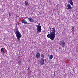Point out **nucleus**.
<instances>
[{"label":"nucleus","mask_w":78,"mask_h":78,"mask_svg":"<svg viewBox=\"0 0 78 78\" xmlns=\"http://www.w3.org/2000/svg\"><path fill=\"white\" fill-rule=\"evenodd\" d=\"M37 28V32H41L42 31V29L41 28V26L40 25H36Z\"/></svg>","instance_id":"3"},{"label":"nucleus","mask_w":78,"mask_h":78,"mask_svg":"<svg viewBox=\"0 0 78 78\" xmlns=\"http://www.w3.org/2000/svg\"><path fill=\"white\" fill-rule=\"evenodd\" d=\"M9 16H11V15H10V14H9Z\"/></svg>","instance_id":"22"},{"label":"nucleus","mask_w":78,"mask_h":78,"mask_svg":"<svg viewBox=\"0 0 78 78\" xmlns=\"http://www.w3.org/2000/svg\"><path fill=\"white\" fill-rule=\"evenodd\" d=\"M51 29L50 28V33L48 34L47 35L48 38H50L51 41H53L55 39V33H56V30L55 28H52Z\"/></svg>","instance_id":"1"},{"label":"nucleus","mask_w":78,"mask_h":78,"mask_svg":"<svg viewBox=\"0 0 78 78\" xmlns=\"http://www.w3.org/2000/svg\"><path fill=\"white\" fill-rule=\"evenodd\" d=\"M3 55H4V54H5V52H3Z\"/></svg>","instance_id":"20"},{"label":"nucleus","mask_w":78,"mask_h":78,"mask_svg":"<svg viewBox=\"0 0 78 78\" xmlns=\"http://www.w3.org/2000/svg\"><path fill=\"white\" fill-rule=\"evenodd\" d=\"M21 22L24 24H27V22H26L25 20H22Z\"/></svg>","instance_id":"9"},{"label":"nucleus","mask_w":78,"mask_h":78,"mask_svg":"<svg viewBox=\"0 0 78 78\" xmlns=\"http://www.w3.org/2000/svg\"><path fill=\"white\" fill-rule=\"evenodd\" d=\"M71 30L73 31H73H74V30H75V28H74V27H73V26H71Z\"/></svg>","instance_id":"11"},{"label":"nucleus","mask_w":78,"mask_h":78,"mask_svg":"<svg viewBox=\"0 0 78 78\" xmlns=\"http://www.w3.org/2000/svg\"><path fill=\"white\" fill-rule=\"evenodd\" d=\"M54 76H55V75L56 74V72H54Z\"/></svg>","instance_id":"16"},{"label":"nucleus","mask_w":78,"mask_h":78,"mask_svg":"<svg viewBox=\"0 0 78 78\" xmlns=\"http://www.w3.org/2000/svg\"><path fill=\"white\" fill-rule=\"evenodd\" d=\"M14 31L15 34H16L19 42H20V40L21 37H22V34H21L20 32L19 31L17 28H15Z\"/></svg>","instance_id":"2"},{"label":"nucleus","mask_w":78,"mask_h":78,"mask_svg":"<svg viewBox=\"0 0 78 78\" xmlns=\"http://www.w3.org/2000/svg\"><path fill=\"white\" fill-rule=\"evenodd\" d=\"M36 56L37 58H40V54L38 52L36 54Z\"/></svg>","instance_id":"8"},{"label":"nucleus","mask_w":78,"mask_h":78,"mask_svg":"<svg viewBox=\"0 0 78 78\" xmlns=\"http://www.w3.org/2000/svg\"><path fill=\"white\" fill-rule=\"evenodd\" d=\"M3 50H4L3 48H2L1 49V52H2V51H3Z\"/></svg>","instance_id":"15"},{"label":"nucleus","mask_w":78,"mask_h":78,"mask_svg":"<svg viewBox=\"0 0 78 78\" xmlns=\"http://www.w3.org/2000/svg\"><path fill=\"white\" fill-rule=\"evenodd\" d=\"M67 7L69 9H72V7H71V5L70 4H68L67 5Z\"/></svg>","instance_id":"7"},{"label":"nucleus","mask_w":78,"mask_h":78,"mask_svg":"<svg viewBox=\"0 0 78 78\" xmlns=\"http://www.w3.org/2000/svg\"><path fill=\"white\" fill-rule=\"evenodd\" d=\"M18 63H19V64H20V61H19L18 62Z\"/></svg>","instance_id":"17"},{"label":"nucleus","mask_w":78,"mask_h":78,"mask_svg":"<svg viewBox=\"0 0 78 78\" xmlns=\"http://www.w3.org/2000/svg\"><path fill=\"white\" fill-rule=\"evenodd\" d=\"M62 42V41H60V45H61V46L62 47H64L65 46H66V43H65V42L64 41H63Z\"/></svg>","instance_id":"4"},{"label":"nucleus","mask_w":78,"mask_h":78,"mask_svg":"<svg viewBox=\"0 0 78 78\" xmlns=\"http://www.w3.org/2000/svg\"><path fill=\"white\" fill-rule=\"evenodd\" d=\"M41 65H45V62H44V59L41 58L40 62Z\"/></svg>","instance_id":"5"},{"label":"nucleus","mask_w":78,"mask_h":78,"mask_svg":"<svg viewBox=\"0 0 78 78\" xmlns=\"http://www.w3.org/2000/svg\"><path fill=\"white\" fill-rule=\"evenodd\" d=\"M52 58H53V55H50V59H52Z\"/></svg>","instance_id":"14"},{"label":"nucleus","mask_w":78,"mask_h":78,"mask_svg":"<svg viewBox=\"0 0 78 78\" xmlns=\"http://www.w3.org/2000/svg\"><path fill=\"white\" fill-rule=\"evenodd\" d=\"M41 56L42 57V58H43V59H44V57H45V56L43 54H41Z\"/></svg>","instance_id":"13"},{"label":"nucleus","mask_w":78,"mask_h":78,"mask_svg":"<svg viewBox=\"0 0 78 78\" xmlns=\"http://www.w3.org/2000/svg\"><path fill=\"white\" fill-rule=\"evenodd\" d=\"M25 5H26V6H27L28 5V1H25Z\"/></svg>","instance_id":"12"},{"label":"nucleus","mask_w":78,"mask_h":78,"mask_svg":"<svg viewBox=\"0 0 78 78\" xmlns=\"http://www.w3.org/2000/svg\"><path fill=\"white\" fill-rule=\"evenodd\" d=\"M28 19L30 22H34V20H33V19L32 18H29Z\"/></svg>","instance_id":"6"},{"label":"nucleus","mask_w":78,"mask_h":78,"mask_svg":"<svg viewBox=\"0 0 78 78\" xmlns=\"http://www.w3.org/2000/svg\"><path fill=\"white\" fill-rule=\"evenodd\" d=\"M29 69H30V67H29L28 69V70H29Z\"/></svg>","instance_id":"19"},{"label":"nucleus","mask_w":78,"mask_h":78,"mask_svg":"<svg viewBox=\"0 0 78 78\" xmlns=\"http://www.w3.org/2000/svg\"><path fill=\"white\" fill-rule=\"evenodd\" d=\"M69 3L71 5H73V2H72V0H69Z\"/></svg>","instance_id":"10"},{"label":"nucleus","mask_w":78,"mask_h":78,"mask_svg":"<svg viewBox=\"0 0 78 78\" xmlns=\"http://www.w3.org/2000/svg\"><path fill=\"white\" fill-rule=\"evenodd\" d=\"M38 25H40V23H39V24H38Z\"/></svg>","instance_id":"21"},{"label":"nucleus","mask_w":78,"mask_h":78,"mask_svg":"<svg viewBox=\"0 0 78 78\" xmlns=\"http://www.w3.org/2000/svg\"><path fill=\"white\" fill-rule=\"evenodd\" d=\"M44 61H45V62H47V60H46V59H45Z\"/></svg>","instance_id":"18"}]
</instances>
